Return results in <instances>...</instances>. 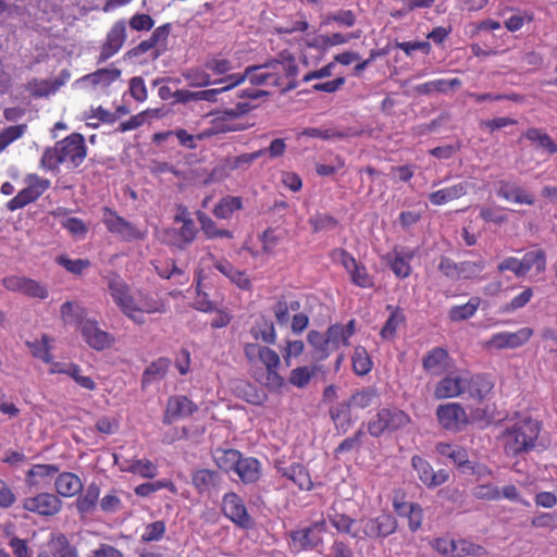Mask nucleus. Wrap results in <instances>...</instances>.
I'll return each mask as SVG.
<instances>
[{
    "mask_svg": "<svg viewBox=\"0 0 557 557\" xmlns=\"http://www.w3.org/2000/svg\"><path fill=\"white\" fill-rule=\"evenodd\" d=\"M528 140L537 145L539 148L546 150L548 153H557V144L550 136L540 128H529L524 135Z\"/></svg>",
    "mask_w": 557,
    "mask_h": 557,
    "instance_id": "nucleus-37",
    "label": "nucleus"
},
{
    "mask_svg": "<svg viewBox=\"0 0 557 557\" xmlns=\"http://www.w3.org/2000/svg\"><path fill=\"white\" fill-rule=\"evenodd\" d=\"M386 309L391 313L384 323L380 335L385 341H392L396 335L398 326L406 322V317L400 307H393L392 305H387Z\"/></svg>",
    "mask_w": 557,
    "mask_h": 557,
    "instance_id": "nucleus-22",
    "label": "nucleus"
},
{
    "mask_svg": "<svg viewBox=\"0 0 557 557\" xmlns=\"http://www.w3.org/2000/svg\"><path fill=\"white\" fill-rule=\"evenodd\" d=\"M351 403L349 400L342 401L335 406H332L330 408V417L336 424V428L342 430L344 433L347 432V430L351 425Z\"/></svg>",
    "mask_w": 557,
    "mask_h": 557,
    "instance_id": "nucleus-31",
    "label": "nucleus"
},
{
    "mask_svg": "<svg viewBox=\"0 0 557 557\" xmlns=\"http://www.w3.org/2000/svg\"><path fill=\"white\" fill-rule=\"evenodd\" d=\"M81 333L85 342L96 350L109 348L113 342L109 333L102 331L96 321L89 319L81 326Z\"/></svg>",
    "mask_w": 557,
    "mask_h": 557,
    "instance_id": "nucleus-13",
    "label": "nucleus"
},
{
    "mask_svg": "<svg viewBox=\"0 0 557 557\" xmlns=\"http://www.w3.org/2000/svg\"><path fill=\"white\" fill-rule=\"evenodd\" d=\"M243 208L242 198L226 196L222 198L213 209V214L218 219H228L234 211Z\"/></svg>",
    "mask_w": 557,
    "mask_h": 557,
    "instance_id": "nucleus-42",
    "label": "nucleus"
},
{
    "mask_svg": "<svg viewBox=\"0 0 557 557\" xmlns=\"http://www.w3.org/2000/svg\"><path fill=\"white\" fill-rule=\"evenodd\" d=\"M336 22L339 25L351 27L356 23V14L351 10H339L337 12L329 13L325 16L324 24Z\"/></svg>",
    "mask_w": 557,
    "mask_h": 557,
    "instance_id": "nucleus-52",
    "label": "nucleus"
},
{
    "mask_svg": "<svg viewBox=\"0 0 557 557\" xmlns=\"http://www.w3.org/2000/svg\"><path fill=\"white\" fill-rule=\"evenodd\" d=\"M23 508L41 516H53L60 511L61 500L53 494L42 493L35 497L26 498L23 503Z\"/></svg>",
    "mask_w": 557,
    "mask_h": 557,
    "instance_id": "nucleus-11",
    "label": "nucleus"
},
{
    "mask_svg": "<svg viewBox=\"0 0 557 557\" xmlns=\"http://www.w3.org/2000/svg\"><path fill=\"white\" fill-rule=\"evenodd\" d=\"M522 268L524 269L525 274L535 267L539 272L545 270L546 264V256L544 250H533L527 252L521 259Z\"/></svg>",
    "mask_w": 557,
    "mask_h": 557,
    "instance_id": "nucleus-45",
    "label": "nucleus"
},
{
    "mask_svg": "<svg viewBox=\"0 0 557 557\" xmlns=\"http://www.w3.org/2000/svg\"><path fill=\"white\" fill-rule=\"evenodd\" d=\"M246 79V75H228L225 78L221 79L220 82H230V84L222 88H215V89H208V90H201L196 91V98L197 100H206V101H215V97L218 94L230 90L231 88L242 84Z\"/></svg>",
    "mask_w": 557,
    "mask_h": 557,
    "instance_id": "nucleus-38",
    "label": "nucleus"
},
{
    "mask_svg": "<svg viewBox=\"0 0 557 557\" xmlns=\"http://www.w3.org/2000/svg\"><path fill=\"white\" fill-rule=\"evenodd\" d=\"M448 352L442 347L430 350L422 359V367L426 372L435 375L442 374L446 369Z\"/></svg>",
    "mask_w": 557,
    "mask_h": 557,
    "instance_id": "nucleus-21",
    "label": "nucleus"
},
{
    "mask_svg": "<svg viewBox=\"0 0 557 557\" xmlns=\"http://www.w3.org/2000/svg\"><path fill=\"white\" fill-rule=\"evenodd\" d=\"M454 552L450 557H482L486 554L485 548L474 543H471L467 540H454V545L451 547Z\"/></svg>",
    "mask_w": 557,
    "mask_h": 557,
    "instance_id": "nucleus-39",
    "label": "nucleus"
},
{
    "mask_svg": "<svg viewBox=\"0 0 557 557\" xmlns=\"http://www.w3.org/2000/svg\"><path fill=\"white\" fill-rule=\"evenodd\" d=\"M127 472L136 473L141 475L143 478H154L157 475L156 466L147 460H133L129 462L128 467H123Z\"/></svg>",
    "mask_w": 557,
    "mask_h": 557,
    "instance_id": "nucleus-47",
    "label": "nucleus"
},
{
    "mask_svg": "<svg viewBox=\"0 0 557 557\" xmlns=\"http://www.w3.org/2000/svg\"><path fill=\"white\" fill-rule=\"evenodd\" d=\"M308 343L314 348L312 358L315 361H321L329 357L333 351L327 336L318 331H310L307 335Z\"/></svg>",
    "mask_w": 557,
    "mask_h": 557,
    "instance_id": "nucleus-32",
    "label": "nucleus"
},
{
    "mask_svg": "<svg viewBox=\"0 0 557 557\" xmlns=\"http://www.w3.org/2000/svg\"><path fill=\"white\" fill-rule=\"evenodd\" d=\"M222 511L236 525L243 529L251 527V518L243 499L236 493H226L223 496Z\"/></svg>",
    "mask_w": 557,
    "mask_h": 557,
    "instance_id": "nucleus-7",
    "label": "nucleus"
},
{
    "mask_svg": "<svg viewBox=\"0 0 557 557\" xmlns=\"http://www.w3.org/2000/svg\"><path fill=\"white\" fill-rule=\"evenodd\" d=\"M48 545L53 557H78L76 547L70 544L63 533L53 534Z\"/></svg>",
    "mask_w": 557,
    "mask_h": 557,
    "instance_id": "nucleus-29",
    "label": "nucleus"
},
{
    "mask_svg": "<svg viewBox=\"0 0 557 557\" xmlns=\"http://www.w3.org/2000/svg\"><path fill=\"white\" fill-rule=\"evenodd\" d=\"M467 194V184L459 183L429 195V200L436 206L444 205L454 199H458Z\"/></svg>",
    "mask_w": 557,
    "mask_h": 557,
    "instance_id": "nucleus-28",
    "label": "nucleus"
},
{
    "mask_svg": "<svg viewBox=\"0 0 557 557\" xmlns=\"http://www.w3.org/2000/svg\"><path fill=\"white\" fill-rule=\"evenodd\" d=\"M436 417L441 426L451 432H460L469 423L466 410L458 403L440 405L436 409Z\"/></svg>",
    "mask_w": 557,
    "mask_h": 557,
    "instance_id": "nucleus-5",
    "label": "nucleus"
},
{
    "mask_svg": "<svg viewBox=\"0 0 557 557\" xmlns=\"http://www.w3.org/2000/svg\"><path fill=\"white\" fill-rule=\"evenodd\" d=\"M109 289L115 301L123 312H129L135 309V301L132 296L128 295L127 286L119 280H112L109 283Z\"/></svg>",
    "mask_w": 557,
    "mask_h": 557,
    "instance_id": "nucleus-23",
    "label": "nucleus"
},
{
    "mask_svg": "<svg viewBox=\"0 0 557 557\" xmlns=\"http://www.w3.org/2000/svg\"><path fill=\"white\" fill-rule=\"evenodd\" d=\"M395 509L398 515H406L408 517L410 531L416 532L421 527L423 510L420 505L414 503L395 504Z\"/></svg>",
    "mask_w": 557,
    "mask_h": 557,
    "instance_id": "nucleus-33",
    "label": "nucleus"
},
{
    "mask_svg": "<svg viewBox=\"0 0 557 557\" xmlns=\"http://www.w3.org/2000/svg\"><path fill=\"white\" fill-rule=\"evenodd\" d=\"M100 496V487L97 483H91L87 486L84 495L76 499V508L81 513L91 512Z\"/></svg>",
    "mask_w": 557,
    "mask_h": 557,
    "instance_id": "nucleus-34",
    "label": "nucleus"
},
{
    "mask_svg": "<svg viewBox=\"0 0 557 557\" xmlns=\"http://www.w3.org/2000/svg\"><path fill=\"white\" fill-rule=\"evenodd\" d=\"M541 429L542 423L530 417L516 421L503 433L505 451L518 456L535 449Z\"/></svg>",
    "mask_w": 557,
    "mask_h": 557,
    "instance_id": "nucleus-2",
    "label": "nucleus"
},
{
    "mask_svg": "<svg viewBox=\"0 0 557 557\" xmlns=\"http://www.w3.org/2000/svg\"><path fill=\"white\" fill-rule=\"evenodd\" d=\"M352 368L357 375H366L371 371L372 361L364 347H356L352 355Z\"/></svg>",
    "mask_w": 557,
    "mask_h": 557,
    "instance_id": "nucleus-44",
    "label": "nucleus"
},
{
    "mask_svg": "<svg viewBox=\"0 0 557 557\" xmlns=\"http://www.w3.org/2000/svg\"><path fill=\"white\" fill-rule=\"evenodd\" d=\"M480 305L479 298H471L467 304L454 306L448 312L451 321H463L471 318L478 310Z\"/></svg>",
    "mask_w": 557,
    "mask_h": 557,
    "instance_id": "nucleus-43",
    "label": "nucleus"
},
{
    "mask_svg": "<svg viewBox=\"0 0 557 557\" xmlns=\"http://www.w3.org/2000/svg\"><path fill=\"white\" fill-rule=\"evenodd\" d=\"M221 482V474L210 469L195 470L191 475V483L199 494H211L220 487Z\"/></svg>",
    "mask_w": 557,
    "mask_h": 557,
    "instance_id": "nucleus-18",
    "label": "nucleus"
},
{
    "mask_svg": "<svg viewBox=\"0 0 557 557\" xmlns=\"http://www.w3.org/2000/svg\"><path fill=\"white\" fill-rule=\"evenodd\" d=\"M165 532V524L163 521H156L146 527L141 535L143 542H152L160 540Z\"/></svg>",
    "mask_w": 557,
    "mask_h": 557,
    "instance_id": "nucleus-58",
    "label": "nucleus"
},
{
    "mask_svg": "<svg viewBox=\"0 0 557 557\" xmlns=\"http://www.w3.org/2000/svg\"><path fill=\"white\" fill-rule=\"evenodd\" d=\"M346 42H348L347 36L339 33H334L331 36H318L312 42L309 44V46L325 51L332 46L343 45Z\"/></svg>",
    "mask_w": 557,
    "mask_h": 557,
    "instance_id": "nucleus-48",
    "label": "nucleus"
},
{
    "mask_svg": "<svg viewBox=\"0 0 557 557\" xmlns=\"http://www.w3.org/2000/svg\"><path fill=\"white\" fill-rule=\"evenodd\" d=\"M235 472L244 483H253L260 476V463L255 458H239Z\"/></svg>",
    "mask_w": 557,
    "mask_h": 557,
    "instance_id": "nucleus-30",
    "label": "nucleus"
},
{
    "mask_svg": "<svg viewBox=\"0 0 557 557\" xmlns=\"http://www.w3.org/2000/svg\"><path fill=\"white\" fill-rule=\"evenodd\" d=\"M67 375L74 379V381L81 385L82 387L94 391L96 388V384L90 376H85L81 374V369L77 364L69 363Z\"/></svg>",
    "mask_w": 557,
    "mask_h": 557,
    "instance_id": "nucleus-59",
    "label": "nucleus"
},
{
    "mask_svg": "<svg viewBox=\"0 0 557 557\" xmlns=\"http://www.w3.org/2000/svg\"><path fill=\"white\" fill-rule=\"evenodd\" d=\"M170 366L171 360L164 357H161L156 361L151 362L143 373L141 387L146 388V386L151 382L162 380L165 376Z\"/></svg>",
    "mask_w": 557,
    "mask_h": 557,
    "instance_id": "nucleus-25",
    "label": "nucleus"
},
{
    "mask_svg": "<svg viewBox=\"0 0 557 557\" xmlns=\"http://www.w3.org/2000/svg\"><path fill=\"white\" fill-rule=\"evenodd\" d=\"M57 262L73 274H81L85 269L90 267V262L87 259L72 260L66 256H59Z\"/></svg>",
    "mask_w": 557,
    "mask_h": 557,
    "instance_id": "nucleus-54",
    "label": "nucleus"
},
{
    "mask_svg": "<svg viewBox=\"0 0 557 557\" xmlns=\"http://www.w3.org/2000/svg\"><path fill=\"white\" fill-rule=\"evenodd\" d=\"M436 451L440 455L446 456L447 458L451 459L453 462L463 471L474 473V463L469 460L468 453L465 448L454 447L453 445L447 443H438L436 445Z\"/></svg>",
    "mask_w": 557,
    "mask_h": 557,
    "instance_id": "nucleus-19",
    "label": "nucleus"
},
{
    "mask_svg": "<svg viewBox=\"0 0 557 557\" xmlns=\"http://www.w3.org/2000/svg\"><path fill=\"white\" fill-rule=\"evenodd\" d=\"M100 508L103 512H116L122 508V500L117 496V491L104 495L99 500Z\"/></svg>",
    "mask_w": 557,
    "mask_h": 557,
    "instance_id": "nucleus-57",
    "label": "nucleus"
},
{
    "mask_svg": "<svg viewBox=\"0 0 557 557\" xmlns=\"http://www.w3.org/2000/svg\"><path fill=\"white\" fill-rule=\"evenodd\" d=\"M466 393V373L449 372L436 385L434 396L437 399L453 398Z\"/></svg>",
    "mask_w": 557,
    "mask_h": 557,
    "instance_id": "nucleus-8",
    "label": "nucleus"
},
{
    "mask_svg": "<svg viewBox=\"0 0 557 557\" xmlns=\"http://www.w3.org/2000/svg\"><path fill=\"white\" fill-rule=\"evenodd\" d=\"M293 60H295V57L288 50H283L282 52L278 53L277 59L271 60L261 65L248 66L245 70L244 75L247 76L251 71H258L261 69L276 70L278 65L283 66L285 64H288Z\"/></svg>",
    "mask_w": 557,
    "mask_h": 557,
    "instance_id": "nucleus-49",
    "label": "nucleus"
},
{
    "mask_svg": "<svg viewBox=\"0 0 557 557\" xmlns=\"http://www.w3.org/2000/svg\"><path fill=\"white\" fill-rule=\"evenodd\" d=\"M60 313L65 323H78L82 326L87 320L85 308L74 301L64 302L61 306Z\"/></svg>",
    "mask_w": 557,
    "mask_h": 557,
    "instance_id": "nucleus-36",
    "label": "nucleus"
},
{
    "mask_svg": "<svg viewBox=\"0 0 557 557\" xmlns=\"http://www.w3.org/2000/svg\"><path fill=\"white\" fill-rule=\"evenodd\" d=\"M154 25L153 18L148 14H135L129 20V27L134 30H150Z\"/></svg>",
    "mask_w": 557,
    "mask_h": 557,
    "instance_id": "nucleus-64",
    "label": "nucleus"
},
{
    "mask_svg": "<svg viewBox=\"0 0 557 557\" xmlns=\"http://www.w3.org/2000/svg\"><path fill=\"white\" fill-rule=\"evenodd\" d=\"M47 341H48V337L46 335H44L42 339L40 342L36 341L34 343H27V344L32 349V354L36 358L42 359L45 362L50 363L51 356L49 354Z\"/></svg>",
    "mask_w": 557,
    "mask_h": 557,
    "instance_id": "nucleus-61",
    "label": "nucleus"
},
{
    "mask_svg": "<svg viewBox=\"0 0 557 557\" xmlns=\"http://www.w3.org/2000/svg\"><path fill=\"white\" fill-rule=\"evenodd\" d=\"M497 195L508 201L532 206L534 198L516 183L508 181L498 182Z\"/></svg>",
    "mask_w": 557,
    "mask_h": 557,
    "instance_id": "nucleus-20",
    "label": "nucleus"
},
{
    "mask_svg": "<svg viewBox=\"0 0 557 557\" xmlns=\"http://www.w3.org/2000/svg\"><path fill=\"white\" fill-rule=\"evenodd\" d=\"M121 76L119 69H99L94 73L87 74L82 77L84 82H90L94 86L103 85L109 86Z\"/></svg>",
    "mask_w": 557,
    "mask_h": 557,
    "instance_id": "nucleus-40",
    "label": "nucleus"
},
{
    "mask_svg": "<svg viewBox=\"0 0 557 557\" xmlns=\"http://www.w3.org/2000/svg\"><path fill=\"white\" fill-rule=\"evenodd\" d=\"M317 367H313L311 370L308 367H298L292 370L289 375V382L294 386L305 387L310 382L311 376L315 373Z\"/></svg>",
    "mask_w": 557,
    "mask_h": 557,
    "instance_id": "nucleus-51",
    "label": "nucleus"
},
{
    "mask_svg": "<svg viewBox=\"0 0 557 557\" xmlns=\"http://www.w3.org/2000/svg\"><path fill=\"white\" fill-rule=\"evenodd\" d=\"M411 465L414 471L418 473L420 481L428 487L440 486L448 480L447 471L438 470L435 472L431 465L420 456H413L411 458Z\"/></svg>",
    "mask_w": 557,
    "mask_h": 557,
    "instance_id": "nucleus-10",
    "label": "nucleus"
},
{
    "mask_svg": "<svg viewBox=\"0 0 557 557\" xmlns=\"http://www.w3.org/2000/svg\"><path fill=\"white\" fill-rule=\"evenodd\" d=\"M26 182L27 187L22 189L7 203V208L10 211L22 209L28 203L34 202L50 187L51 184L49 180L41 178L36 174L28 175Z\"/></svg>",
    "mask_w": 557,
    "mask_h": 557,
    "instance_id": "nucleus-4",
    "label": "nucleus"
},
{
    "mask_svg": "<svg viewBox=\"0 0 557 557\" xmlns=\"http://www.w3.org/2000/svg\"><path fill=\"white\" fill-rule=\"evenodd\" d=\"M197 410L198 406L186 396H171L168 399L163 422L165 424H171L174 420L189 417Z\"/></svg>",
    "mask_w": 557,
    "mask_h": 557,
    "instance_id": "nucleus-12",
    "label": "nucleus"
},
{
    "mask_svg": "<svg viewBox=\"0 0 557 557\" xmlns=\"http://www.w3.org/2000/svg\"><path fill=\"white\" fill-rule=\"evenodd\" d=\"M330 521L334 528H336L339 532H345L347 534H350L352 536H356L357 534L352 531V525L355 523V520L349 518L346 515L335 513L334 516L330 517Z\"/></svg>",
    "mask_w": 557,
    "mask_h": 557,
    "instance_id": "nucleus-56",
    "label": "nucleus"
},
{
    "mask_svg": "<svg viewBox=\"0 0 557 557\" xmlns=\"http://www.w3.org/2000/svg\"><path fill=\"white\" fill-rule=\"evenodd\" d=\"M54 485L57 492L64 497L74 496L83 488L81 479L71 472H63L59 474L55 479Z\"/></svg>",
    "mask_w": 557,
    "mask_h": 557,
    "instance_id": "nucleus-24",
    "label": "nucleus"
},
{
    "mask_svg": "<svg viewBox=\"0 0 557 557\" xmlns=\"http://www.w3.org/2000/svg\"><path fill=\"white\" fill-rule=\"evenodd\" d=\"M362 532L369 539H385L393 534L398 527L397 519L388 512H382L375 518L361 521Z\"/></svg>",
    "mask_w": 557,
    "mask_h": 557,
    "instance_id": "nucleus-6",
    "label": "nucleus"
},
{
    "mask_svg": "<svg viewBox=\"0 0 557 557\" xmlns=\"http://www.w3.org/2000/svg\"><path fill=\"white\" fill-rule=\"evenodd\" d=\"M410 422V417L397 408H382L368 423V432L374 437L384 432H394L405 428Z\"/></svg>",
    "mask_w": 557,
    "mask_h": 557,
    "instance_id": "nucleus-3",
    "label": "nucleus"
},
{
    "mask_svg": "<svg viewBox=\"0 0 557 557\" xmlns=\"http://www.w3.org/2000/svg\"><path fill=\"white\" fill-rule=\"evenodd\" d=\"M484 261H463L458 264V280L476 277L484 269Z\"/></svg>",
    "mask_w": 557,
    "mask_h": 557,
    "instance_id": "nucleus-50",
    "label": "nucleus"
},
{
    "mask_svg": "<svg viewBox=\"0 0 557 557\" xmlns=\"http://www.w3.org/2000/svg\"><path fill=\"white\" fill-rule=\"evenodd\" d=\"M87 148L85 138L79 133H72L64 139L57 141L54 147L44 151L40 163L48 170H57L59 164L70 161L74 168L79 166L85 160Z\"/></svg>",
    "mask_w": 557,
    "mask_h": 557,
    "instance_id": "nucleus-1",
    "label": "nucleus"
},
{
    "mask_svg": "<svg viewBox=\"0 0 557 557\" xmlns=\"http://www.w3.org/2000/svg\"><path fill=\"white\" fill-rule=\"evenodd\" d=\"M22 293L29 297H38L40 299H45L48 296L46 287L30 278H26Z\"/></svg>",
    "mask_w": 557,
    "mask_h": 557,
    "instance_id": "nucleus-63",
    "label": "nucleus"
},
{
    "mask_svg": "<svg viewBox=\"0 0 557 557\" xmlns=\"http://www.w3.org/2000/svg\"><path fill=\"white\" fill-rule=\"evenodd\" d=\"M533 331L530 327H522L517 332H502L498 334H495L490 344L497 349H505V348H518L522 346L524 343H527L530 337L532 336Z\"/></svg>",
    "mask_w": 557,
    "mask_h": 557,
    "instance_id": "nucleus-16",
    "label": "nucleus"
},
{
    "mask_svg": "<svg viewBox=\"0 0 557 557\" xmlns=\"http://www.w3.org/2000/svg\"><path fill=\"white\" fill-rule=\"evenodd\" d=\"M163 487H169L171 490H174V485L171 481H154V482L143 483V484L136 486L135 493L138 496L146 497Z\"/></svg>",
    "mask_w": 557,
    "mask_h": 557,
    "instance_id": "nucleus-55",
    "label": "nucleus"
},
{
    "mask_svg": "<svg viewBox=\"0 0 557 557\" xmlns=\"http://www.w3.org/2000/svg\"><path fill=\"white\" fill-rule=\"evenodd\" d=\"M364 435V432L360 429L358 430L354 436L345 438L335 449V454H342L351 451L355 448L361 446V440Z\"/></svg>",
    "mask_w": 557,
    "mask_h": 557,
    "instance_id": "nucleus-60",
    "label": "nucleus"
},
{
    "mask_svg": "<svg viewBox=\"0 0 557 557\" xmlns=\"http://www.w3.org/2000/svg\"><path fill=\"white\" fill-rule=\"evenodd\" d=\"M494 388V382L485 374L469 375L466 373V392L469 397L482 401Z\"/></svg>",
    "mask_w": 557,
    "mask_h": 557,
    "instance_id": "nucleus-17",
    "label": "nucleus"
},
{
    "mask_svg": "<svg viewBox=\"0 0 557 557\" xmlns=\"http://www.w3.org/2000/svg\"><path fill=\"white\" fill-rule=\"evenodd\" d=\"M275 468L277 473L294 482L300 490H311L313 484L310 474L302 465L293 463L286 466L284 462H277Z\"/></svg>",
    "mask_w": 557,
    "mask_h": 557,
    "instance_id": "nucleus-15",
    "label": "nucleus"
},
{
    "mask_svg": "<svg viewBox=\"0 0 557 557\" xmlns=\"http://www.w3.org/2000/svg\"><path fill=\"white\" fill-rule=\"evenodd\" d=\"M240 456V453L236 449H216L213 458L220 469L235 471Z\"/></svg>",
    "mask_w": 557,
    "mask_h": 557,
    "instance_id": "nucleus-41",
    "label": "nucleus"
},
{
    "mask_svg": "<svg viewBox=\"0 0 557 557\" xmlns=\"http://www.w3.org/2000/svg\"><path fill=\"white\" fill-rule=\"evenodd\" d=\"M326 336L333 350H336L341 344L348 345V337L342 324L331 325L326 331Z\"/></svg>",
    "mask_w": 557,
    "mask_h": 557,
    "instance_id": "nucleus-53",
    "label": "nucleus"
},
{
    "mask_svg": "<svg viewBox=\"0 0 557 557\" xmlns=\"http://www.w3.org/2000/svg\"><path fill=\"white\" fill-rule=\"evenodd\" d=\"M104 223L110 232L121 234L127 240L143 239L145 236L136 226L110 209H106Z\"/></svg>",
    "mask_w": 557,
    "mask_h": 557,
    "instance_id": "nucleus-14",
    "label": "nucleus"
},
{
    "mask_svg": "<svg viewBox=\"0 0 557 557\" xmlns=\"http://www.w3.org/2000/svg\"><path fill=\"white\" fill-rule=\"evenodd\" d=\"M259 360L262 362L267 370L278 369L281 364L278 354L267 346H264L263 350H261Z\"/></svg>",
    "mask_w": 557,
    "mask_h": 557,
    "instance_id": "nucleus-62",
    "label": "nucleus"
},
{
    "mask_svg": "<svg viewBox=\"0 0 557 557\" xmlns=\"http://www.w3.org/2000/svg\"><path fill=\"white\" fill-rule=\"evenodd\" d=\"M461 86V81L458 78L453 79H436L421 85H417L413 91L418 95H431L434 92H447Z\"/></svg>",
    "mask_w": 557,
    "mask_h": 557,
    "instance_id": "nucleus-26",
    "label": "nucleus"
},
{
    "mask_svg": "<svg viewBox=\"0 0 557 557\" xmlns=\"http://www.w3.org/2000/svg\"><path fill=\"white\" fill-rule=\"evenodd\" d=\"M377 399L376 391L373 387H367L356 392L349 398L352 407L366 409Z\"/></svg>",
    "mask_w": 557,
    "mask_h": 557,
    "instance_id": "nucleus-46",
    "label": "nucleus"
},
{
    "mask_svg": "<svg viewBox=\"0 0 557 557\" xmlns=\"http://www.w3.org/2000/svg\"><path fill=\"white\" fill-rule=\"evenodd\" d=\"M214 267L216 270H219L221 273H223L226 277H228L233 283H235L242 289L250 288L251 284H250L249 278L245 275L244 272L235 269L230 262L216 261Z\"/></svg>",
    "mask_w": 557,
    "mask_h": 557,
    "instance_id": "nucleus-35",
    "label": "nucleus"
},
{
    "mask_svg": "<svg viewBox=\"0 0 557 557\" xmlns=\"http://www.w3.org/2000/svg\"><path fill=\"white\" fill-rule=\"evenodd\" d=\"M289 536L293 541V545L297 550L314 548L321 542V537L313 533V529H310L309 527L301 530L292 531Z\"/></svg>",
    "mask_w": 557,
    "mask_h": 557,
    "instance_id": "nucleus-27",
    "label": "nucleus"
},
{
    "mask_svg": "<svg viewBox=\"0 0 557 557\" xmlns=\"http://www.w3.org/2000/svg\"><path fill=\"white\" fill-rule=\"evenodd\" d=\"M126 40V24L124 21H117L107 35L106 41L101 47L98 63L106 62L114 55Z\"/></svg>",
    "mask_w": 557,
    "mask_h": 557,
    "instance_id": "nucleus-9",
    "label": "nucleus"
}]
</instances>
